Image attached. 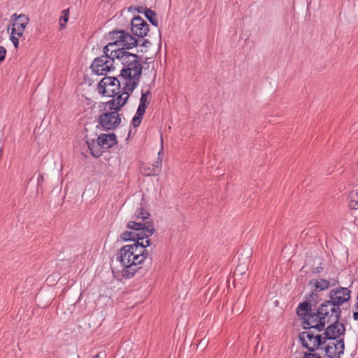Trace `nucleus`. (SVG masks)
Returning <instances> with one entry per match:
<instances>
[{"instance_id": "obj_1", "label": "nucleus", "mask_w": 358, "mask_h": 358, "mask_svg": "<svg viewBox=\"0 0 358 358\" xmlns=\"http://www.w3.org/2000/svg\"><path fill=\"white\" fill-rule=\"evenodd\" d=\"M331 324L324 328L322 334H315V329H307L308 331L300 332L299 338L301 345L306 349L320 350L328 341H336L341 338L345 334V327L340 319L334 318Z\"/></svg>"}, {"instance_id": "obj_2", "label": "nucleus", "mask_w": 358, "mask_h": 358, "mask_svg": "<svg viewBox=\"0 0 358 358\" xmlns=\"http://www.w3.org/2000/svg\"><path fill=\"white\" fill-rule=\"evenodd\" d=\"M341 309L329 299L322 303L315 312L310 315V320L303 322V329H313L317 332L323 331L326 322L334 318L341 319Z\"/></svg>"}, {"instance_id": "obj_3", "label": "nucleus", "mask_w": 358, "mask_h": 358, "mask_svg": "<svg viewBox=\"0 0 358 358\" xmlns=\"http://www.w3.org/2000/svg\"><path fill=\"white\" fill-rule=\"evenodd\" d=\"M112 52H113L112 55L117 57V59L120 61L123 66L119 77L121 79H124V81L127 83H136V86H138L143 69L140 62L141 57L136 54L121 50H114Z\"/></svg>"}, {"instance_id": "obj_4", "label": "nucleus", "mask_w": 358, "mask_h": 358, "mask_svg": "<svg viewBox=\"0 0 358 358\" xmlns=\"http://www.w3.org/2000/svg\"><path fill=\"white\" fill-rule=\"evenodd\" d=\"M134 248L126 245L122 246L117 253V259L123 266L122 275L124 278H131L141 268L138 263L133 258L132 250Z\"/></svg>"}, {"instance_id": "obj_5", "label": "nucleus", "mask_w": 358, "mask_h": 358, "mask_svg": "<svg viewBox=\"0 0 358 358\" xmlns=\"http://www.w3.org/2000/svg\"><path fill=\"white\" fill-rule=\"evenodd\" d=\"M106 38L110 41L117 50L124 51L138 45V38L124 29H114L107 34Z\"/></svg>"}, {"instance_id": "obj_6", "label": "nucleus", "mask_w": 358, "mask_h": 358, "mask_svg": "<svg viewBox=\"0 0 358 358\" xmlns=\"http://www.w3.org/2000/svg\"><path fill=\"white\" fill-rule=\"evenodd\" d=\"M121 115L117 111L99 110V115L96 120L98 122L96 127L103 131H114L121 124Z\"/></svg>"}, {"instance_id": "obj_7", "label": "nucleus", "mask_w": 358, "mask_h": 358, "mask_svg": "<svg viewBox=\"0 0 358 358\" xmlns=\"http://www.w3.org/2000/svg\"><path fill=\"white\" fill-rule=\"evenodd\" d=\"M317 292H315L313 289L310 294L308 300L303 303H300L296 308V314L299 319L302 320L303 324V322H307L310 320V315H313L317 309L313 308L316 307L320 301V296Z\"/></svg>"}, {"instance_id": "obj_8", "label": "nucleus", "mask_w": 358, "mask_h": 358, "mask_svg": "<svg viewBox=\"0 0 358 358\" xmlns=\"http://www.w3.org/2000/svg\"><path fill=\"white\" fill-rule=\"evenodd\" d=\"M124 79H121L119 76H105L99 83L97 90L102 96H111L116 94V88H122L121 87L124 83Z\"/></svg>"}, {"instance_id": "obj_9", "label": "nucleus", "mask_w": 358, "mask_h": 358, "mask_svg": "<svg viewBox=\"0 0 358 358\" xmlns=\"http://www.w3.org/2000/svg\"><path fill=\"white\" fill-rule=\"evenodd\" d=\"M137 87L136 83L134 82H124L122 88H116V94L111 96L117 103V109H122L126 105L131 94Z\"/></svg>"}, {"instance_id": "obj_10", "label": "nucleus", "mask_w": 358, "mask_h": 358, "mask_svg": "<svg viewBox=\"0 0 358 358\" xmlns=\"http://www.w3.org/2000/svg\"><path fill=\"white\" fill-rule=\"evenodd\" d=\"M325 352V356L329 358H340L344 352L345 343L344 338L342 337L336 341H328L325 345H323L322 348Z\"/></svg>"}, {"instance_id": "obj_11", "label": "nucleus", "mask_w": 358, "mask_h": 358, "mask_svg": "<svg viewBox=\"0 0 358 358\" xmlns=\"http://www.w3.org/2000/svg\"><path fill=\"white\" fill-rule=\"evenodd\" d=\"M29 22V17L23 13L17 15L14 13L10 17L9 27L12 26V34L19 37L22 36L25 28Z\"/></svg>"}, {"instance_id": "obj_12", "label": "nucleus", "mask_w": 358, "mask_h": 358, "mask_svg": "<svg viewBox=\"0 0 358 358\" xmlns=\"http://www.w3.org/2000/svg\"><path fill=\"white\" fill-rule=\"evenodd\" d=\"M113 63L112 60L106 59V56H100L94 59L90 69L96 75H106L108 72L113 70Z\"/></svg>"}, {"instance_id": "obj_13", "label": "nucleus", "mask_w": 358, "mask_h": 358, "mask_svg": "<svg viewBox=\"0 0 358 358\" xmlns=\"http://www.w3.org/2000/svg\"><path fill=\"white\" fill-rule=\"evenodd\" d=\"M351 290L348 287H339L331 289L329 293V300L332 301L338 307L341 306L350 299Z\"/></svg>"}, {"instance_id": "obj_14", "label": "nucleus", "mask_w": 358, "mask_h": 358, "mask_svg": "<svg viewBox=\"0 0 358 358\" xmlns=\"http://www.w3.org/2000/svg\"><path fill=\"white\" fill-rule=\"evenodd\" d=\"M131 35L135 38H143L149 32L148 23L140 16H135L130 22Z\"/></svg>"}, {"instance_id": "obj_15", "label": "nucleus", "mask_w": 358, "mask_h": 358, "mask_svg": "<svg viewBox=\"0 0 358 358\" xmlns=\"http://www.w3.org/2000/svg\"><path fill=\"white\" fill-rule=\"evenodd\" d=\"M134 248L132 250L133 258L136 260V263L141 264L148 257V247L151 245L150 240H145L144 242H135L130 245Z\"/></svg>"}, {"instance_id": "obj_16", "label": "nucleus", "mask_w": 358, "mask_h": 358, "mask_svg": "<svg viewBox=\"0 0 358 358\" xmlns=\"http://www.w3.org/2000/svg\"><path fill=\"white\" fill-rule=\"evenodd\" d=\"M127 228L138 231L140 230L146 231L150 235H152L155 232V229L152 220L151 222H136L129 221L127 224Z\"/></svg>"}, {"instance_id": "obj_17", "label": "nucleus", "mask_w": 358, "mask_h": 358, "mask_svg": "<svg viewBox=\"0 0 358 358\" xmlns=\"http://www.w3.org/2000/svg\"><path fill=\"white\" fill-rule=\"evenodd\" d=\"M99 145L103 149H109L117 143L116 135L114 133L101 134L97 138Z\"/></svg>"}, {"instance_id": "obj_18", "label": "nucleus", "mask_w": 358, "mask_h": 358, "mask_svg": "<svg viewBox=\"0 0 358 358\" xmlns=\"http://www.w3.org/2000/svg\"><path fill=\"white\" fill-rule=\"evenodd\" d=\"M161 163L162 161L160 160L159 162H156L155 164H143L141 168V171L143 176H157L162 169Z\"/></svg>"}, {"instance_id": "obj_19", "label": "nucleus", "mask_w": 358, "mask_h": 358, "mask_svg": "<svg viewBox=\"0 0 358 358\" xmlns=\"http://www.w3.org/2000/svg\"><path fill=\"white\" fill-rule=\"evenodd\" d=\"M86 143L90 151L91 155L95 157L99 158L103 153L102 147L99 145V141L96 142L94 139L92 141H87Z\"/></svg>"}, {"instance_id": "obj_20", "label": "nucleus", "mask_w": 358, "mask_h": 358, "mask_svg": "<svg viewBox=\"0 0 358 358\" xmlns=\"http://www.w3.org/2000/svg\"><path fill=\"white\" fill-rule=\"evenodd\" d=\"M309 285L314 286L315 292H321L327 289L330 287L328 280L321 278L320 280L312 279L309 281Z\"/></svg>"}, {"instance_id": "obj_21", "label": "nucleus", "mask_w": 358, "mask_h": 358, "mask_svg": "<svg viewBox=\"0 0 358 358\" xmlns=\"http://www.w3.org/2000/svg\"><path fill=\"white\" fill-rule=\"evenodd\" d=\"M152 95L151 92L150 90H147L143 92L141 91V96L140 98L139 105L137 109H140L145 112L146 108H148L150 102L151 101Z\"/></svg>"}, {"instance_id": "obj_22", "label": "nucleus", "mask_w": 358, "mask_h": 358, "mask_svg": "<svg viewBox=\"0 0 358 358\" xmlns=\"http://www.w3.org/2000/svg\"><path fill=\"white\" fill-rule=\"evenodd\" d=\"M117 103L115 102V99L113 98L112 99L106 101V102H101L99 104V110H107L109 111H117L119 113L121 109H117Z\"/></svg>"}, {"instance_id": "obj_23", "label": "nucleus", "mask_w": 358, "mask_h": 358, "mask_svg": "<svg viewBox=\"0 0 358 358\" xmlns=\"http://www.w3.org/2000/svg\"><path fill=\"white\" fill-rule=\"evenodd\" d=\"M150 213L148 210L141 206L138 208L134 213V217L136 220H141L143 222H151L152 220L150 219Z\"/></svg>"}, {"instance_id": "obj_24", "label": "nucleus", "mask_w": 358, "mask_h": 358, "mask_svg": "<svg viewBox=\"0 0 358 358\" xmlns=\"http://www.w3.org/2000/svg\"><path fill=\"white\" fill-rule=\"evenodd\" d=\"M348 199L349 208L352 210H358V189L351 191Z\"/></svg>"}, {"instance_id": "obj_25", "label": "nucleus", "mask_w": 358, "mask_h": 358, "mask_svg": "<svg viewBox=\"0 0 358 358\" xmlns=\"http://www.w3.org/2000/svg\"><path fill=\"white\" fill-rule=\"evenodd\" d=\"M103 54L102 56H106V59L112 60V62H115V59H117V57H113L112 55L113 52L112 51L117 50L115 46L113 44V43L110 41V42L104 46L103 48Z\"/></svg>"}, {"instance_id": "obj_26", "label": "nucleus", "mask_w": 358, "mask_h": 358, "mask_svg": "<svg viewBox=\"0 0 358 358\" xmlns=\"http://www.w3.org/2000/svg\"><path fill=\"white\" fill-rule=\"evenodd\" d=\"M143 13L146 19L155 27H158V20L157 13L150 8H145Z\"/></svg>"}, {"instance_id": "obj_27", "label": "nucleus", "mask_w": 358, "mask_h": 358, "mask_svg": "<svg viewBox=\"0 0 358 358\" xmlns=\"http://www.w3.org/2000/svg\"><path fill=\"white\" fill-rule=\"evenodd\" d=\"M145 113V112H143V110L137 109L136 113L131 120V124L134 128L140 126Z\"/></svg>"}, {"instance_id": "obj_28", "label": "nucleus", "mask_w": 358, "mask_h": 358, "mask_svg": "<svg viewBox=\"0 0 358 358\" xmlns=\"http://www.w3.org/2000/svg\"><path fill=\"white\" fill-rule=\"evenodd\" d=\"M69 18V9H64L62 11V15L59 18V30H62L66 27V23Z\"/></svg>"}, {"instance_id": "obj_29", "label": "nucleus", "mask_w": 358, "mask_h": 358, "mask_svg": "<svg viewBox=\"0 0 358 358\" xmlns=\"http://www.w3.org/2000/svg\"><path fill=\"white\" fill-rule=\"evenodd\" d=\"M245 301L240 298L236 301L232 307V312L237 315L241 314L244 309Z\"/></svg>"}, {"instance_id": "obj_30", "label": "nucleus", "mask_w": 358, "mask_h": 358, "mask_svg": "<svg viewBox=\"0 0 358 358\" xmlns=\"http://www.w3.org/2000/svg\"><path fill=\"white\" fill-rule=\"evenodd\" d=\"M149 233L146 231H135V242H143L144 239L149 240L148 238L150 236Z\"/></svg>"}, {"instance_id": "obj_31", "label": "nucleus", "mask_w": 358, "mask_h": 358, "mask_svg": "<svg viewBox=\"0 0 358 358\" xmlns=\"http://www.w3.org/2000/svg\"><path fill=\"white\" fill-rule=\"evenodd\" d=\"M120 238L124 241H132L135 242V231H125L120 234Z\"/></svg>"}, {"instance_id": "obj_32", "label": "nucleus", "mask_w": 358, "mask_h": 358, "mask_svg": "<svg viewBox=\"0 0 358 358\" xmlns=\"http://www.w3.org/2000/svg\"><path fill=\"white\" fill-rule=\"evenodd\" d=\"M308 351L303 353V357L302 358H315L316 357V350L313 351L311 349H307Z\"/></svg>"}, {"instance_id": "obj_33", "label": "nucleus", "mask_w": 358, "mask_h": 358, "mask_svg": "<svg viewBox=\"0 0 358 358\" xmlns=\"http://www.w3.org/2000/svg\"><path fill=\"white\" fill-rule=\"evenodd\" d=\"M6 55V50L3 46H0V64L4 61Z\"/></svg>"}, {"instance_id": "obj_34", "label": "nucleus", "mask_w": 358, "mask_h": 358, "mask_svg": "<svg viewBox=\"0 0 358 358\" xmlns=\"http://www.w3.org/2000/svg\"><path fill=\"white\" fill-rule=\"evenodd\" d=\"M44 180V178H43V176L40 174L38 177V189H37V192H38L39 191H41L43 192V186H42V182Z\"/></svg>"}, {"instance_id": "obj_35", "label": "nucleus", "mask_w": 358, "mask_h": 358, "mask_svg": "<svg viewBox=\"0 0 358 358\" xmlns=\"http://www.w3.org/2000/svg\"><path fill=\"white\" fill-rule=\"evenodd\" d=\"M15 35V34H13L11 33L10 39L12 41V43H13V45L15 46V48H17L18 45H19V39Z\"/></svg>"}, {"instance_id": "obj_36", "label": "nucleus", "mask_w": 358, "mask_h": 358, "mask_svg": "<svg viewBox=\"0 0 358 358\" xmlns=\"http://www.w3.org/2000/svg\"><path fill=\"white\" fill-rule=\"evenodd\" d=\"M131 9L136 10L138 13H143L145 8H143V6L130 7L129 10H131Z\"/></svg>"}, {"instance_id": "obj_37", "label": "nucleus", "mask_w": 358, "mask_h": 358, "mask_svg": "<svg viewBox=\"0 0 358 358\" xmlns=\"http://www.w3.org/2000/svg\"><path fill=\"white\" fill-rule=\"evenodd\" d=\"M323 270V268L321 266H317L313 269V273L317 274L322 272Z\"/></svg>"}, {"instance_id": "obj_38", "label": "nucleus", "mask_w": 358, "mask_h": 358, "mask_svg": "<svg viewBox=\"0 0 358 358\" xmlns=\"http://www.w3.org/2000/svg\"><path fill=\"white\" fill-rule=\"evenodd\" d=\"M329 282L330 284V287L336 286L338 283V280L335 278H331L329 280Z\"/></svg>"}, {"instance_id": "obj_39", "label": "nucleus", "mask_w": 358, "mask_h": 358, "mask_svg": "<svg viewBox=\"0 0 358 358\" xmlns=\"http://www.w3.org/2000/svg\"><path fill=\"white\" fill-rule=\"evenodd\" d=\"M150 45V41L148 39H144L143 43L141 44V46L148 47Z\"/></svg>"}, {"instance_id": "obj_40", "label": "nucleus", "mask_w": 358, "mask_h": 358, "mask_svg": "<svg viewBox=\"0 0 358 358\" xmlns=\"http://www.w3.org/2000/svg\"><path fill=\"white\" fill-rule=\"evenodd\" d=\"M353 318L355 320H358V311L357 310H355L353 312Z\"/></svg>"}, {"instance_id": "obj_41", "label": "nucleus", "mask_w": 358, "mask_h": 358, "mask_svg": "<svg viewBox=\"0 0 358 358\" xmlns=\"http://www.w3.org/2000/svg\"><path fill=\"white\" fill-rule=\"evenodd\" d=\"M355 310L358 311V299H357V302L355 304Z\"/></svg>"}, {"instance_id": "obj_42", "label": "nucleus", "mask_w": 358, "mask_h": 358, "mask_svg": "<svg viewBox=\"0 0 358 358\" xmlns=\"http://www.w3.org/2000/svg\"><path fill=\"white\" fill-rule=\"evenodd\" d=\"M92 358H101V357H100V354L99 353V354L94 355Z\"/></svg>"}, {"instance_id": "obj_43", "label": "nucleus", "mask_w": 358, "mask_h": 358, "mask_svg": "<svg viewBox=\"0 0 358 358\" xmlns=\"http://www.w3.org/2000/svg\"><path fill=\"white\" fill-rule=\"evenodd\" d=\"M315 358H322V357L320 355V354L316 352V357Z\"/></svg>"}, {"instance_id": "obj_44", "label": "nucleus", "mask_w": 358, "mask_h": 358, "mask_svg": "<svg viewBox=\"0 0 358 358\" xmlns=\"http://www.w3.org/2000/svg\"><path fill=\"white\" fill-rule=\"evenodd\" d=\"M110 1H112L113 0H109ZM117 0H114V1H116Z\"/></svg>"}]
</instances>
